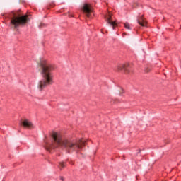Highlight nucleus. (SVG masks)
Instances as JSON below:
<instances>
[{"mask_svg":"<svg viewBox=\"0 0 181 181\" xmlns=\"http://www.w3.org/2000/svg\"><path fill=\"white\" fill-rule=\"evenodd\" d=\"M137 21L139 25H141V26H146V21H145V19L141 16L138 18Z\"/></svg>","mask_w":181,"mask_h":181,"instance_id":"6e6552de","label":"nucleus"},{"mask_svg":"<svg viewBox=\"0 0 181 181\" xmlns=\"http://www.w3.org/2000/svg\"><path fill=\"white\" fill-rule=\"evenodd\" d=\"M106 21L107 23L110 25L112 26L113 29H115V27L117 25V23L115 21H112V18L111 17V14H107V16H105Z\"/></svg>","mask_w":181,"mask_h":181,"instance_id":"20e7f679","label":"nucleus"},{"mask_svg":"<svg viewBox=\"0 0 181 181\" xmlns=\"http://www.w3.org/2000/svg\"><path fill=\"white\" fill-rule=\"evenodd\" d=\"M60 180L64 181V178H63V177H60Z\"/></svg>","mask_w":181,"mask_h":181,"instance_id":"9b49d317","label":"nucleus"},{"mask_svg":"<svg viewBox=\"0 0 181 181\" xmlns=\"http://www.w3.org/2000/svg\"><path fill=\"white\" fill-rule=\"evenodd\" d=\"M29 21V18H28V15L25 16H16L13 17L11 23L14 26L15 29H18L19 28V25H25L26 22Z\"/></svg>","mask_w":181,"mask_h":181,"instance_id":"7ed1b4c3","label":"nucleus"},{"mask_svg":"<svg viewBox=\"0 0 181 181\" xmlns=\"http://www.w3.org/2000/svg\"><path fill=\"white\" fill-rule=\"evenodd\" d=\"M40 66V71L42 78L38 81L37 88L40 91H42L48 86L53 84V74L52 71L54 69L51 64L45 59H41L38 62Z\"/></svg>","mask_w":181,"mask_h":181,"instance_id":"f03ea898","label":"nucleus"},{"mask_svg":"<svg viewBox=\"0 0 181 181\" xmlns=\"http://www.w3.org/2000/svg\"><path fill=\"white\" fill-rule=\"evenodd\" d=\"M124 25L126 29L131 30V25H129V23H124Z\"/></svg>","mask_w":181,"mask_h":181,"instance_id":"9d476101","label":"nucleus"},{"mask_svg":"<svg viewBox=\"0 0 181 181\" xmlns=\"http://www.w3.org/2000/svg\"><path fill=\"white\" fill-rule=\"evenodd\" d=\"M83 12L86 13V16L90 18V13H91V6L88 4H85L83 5Z\"/></svg>","mask_w":181,"mask_h":181,"instance_id":"423d86ee","label":"nucleus"},{"mask_svg":"<svg viewBox=\"0 0 181 181\" xmlns=\"http://www.w3.org/2000/svg\"><path fill=\"white\" fill-rule=\"evenodd\" d=\"M121 70H124L126 74L129 73L128 69H127V66L125 64H120L117 66V71H121Z\"/></svg>","mask_w":181,"mask_h":181,"instance_id":"0eeeda50","label":"nucleus"},{"mask_svg":"<svg viewBox=\"0 0 181 181\" xmlns=\"http://www.w3.org/2000/svg\"><path fill=\"white\" fill-rule=\"evenodd\" d=\"M51 136L52 142L47 143L45 146L49 152L56 148H63L66 152H80L83 146H86V141L83 139L74 141L69 138H64L59 132H53Z\"/></svg>","mask_w":181,"mask_h":181,"instance_id":"f257e3e1","label":"nucleus"},{"mask_svg":"<svg viewBox=\"0 0 181 181\" xmlns=\"http://www.w3.org/2000/svg\"><path fill=\"white\" fill-rule=\"evenodd\" d=\"M21 125L24 127V128H28V129H32V128H34L33 124L28 119H25L21 122Z\"/></svg>","mask_w":181,"mask_h":181,"instance_id":"39448f33","label":"nucleus"},{"mask_svg":"<svg viewBox=\"0 0 181 181\" xmlns=\"http://www.w3.org/2000/svg\"><path fill=\"white\" fill-rule=\"evenodd\" d=\"M64 168H66V163L60 162L59 165V168L62 170V169H64Z\"/></svg>","mask_w":181,"mask_h":181,"instance_id":"1a4fd4ad","label":"nucleus"}]
</instances>
